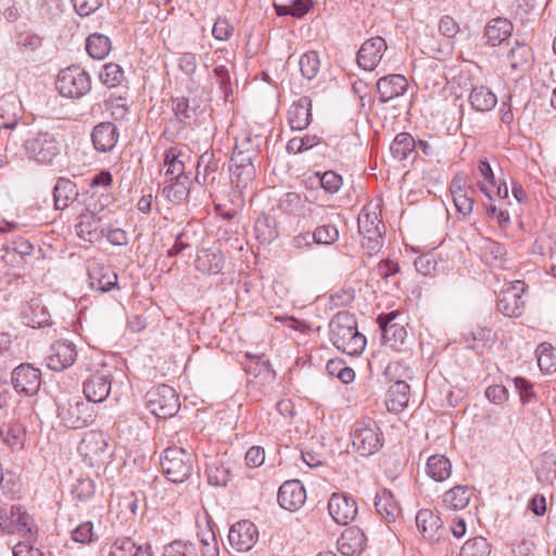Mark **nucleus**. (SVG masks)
<instances>
[{"mask_svg": "<svg viewBox=\"0 0 556 556\" xmlns=\"http://www.w3.org/2000/svg\"><path fill=\"white\" fill-rule=\"evenodd\" d=\"M184 153L177 148H169L164 153V166L166 167L165 177L166 181L182 180V178H190V174L186 173L185 161L182 160Z\"/></svg>", "mask_w": 556, "mask_h": 556, "instance_id": "nucleus-29", "label": "nucleus"}, {"mask_svg": "<svg viewBox=\"0 0 556 556\" xmlns=\"http://www.w3.org/2000/svg\"><path fill=\"white\" fill-rule=\"evenodd\" d=\"M538 366L541 371H556V350L549 343H541L535 350Z\"/></svg>", "mask_w": 556, "mask_h": 556, "instance_id": "nucleus-45", "label": "nucleus"}, {"mask_svg": "<svg viewBox=\"0 0 556 556\" xmlns=\"http://www.w3.org/2000/svg\"><path fill=\"white\" fill-rule=\"evenodd\" d=\"M72 539L81 544H89L98 540L97 533L93 531V525L86 521L77 526L72 531Z\"/></svg>", "mask_w": 556, "mask_h": 556, "instance_id": "nucleus-59", "label": "nucleus"}, {"mask_svg": "<svg viewBox=\"0 0 556 556\" xmlns=\"http://www.w3.org/2000/svg\"><path fill=\"white\" fill-rule=\"evenodd\" d=\"M225 265V256L218 248H207L198 251L194 267L204 275H217Z\"/></svg>", "mask_w": 556, "mask_h": 556, "instance_id": "nucleus-21", "label": "nucleus"}, {"mask_svg": "<svg viewBox=\"0 0 556 556\" xmlns=\"http://www.w3.org/2000/svg\"><path fill=\"white\" fill-rule=\"evenodd\" d=\"M352 446L361 456L367 457L382 447V432L370 418L358 420L351 432Z\"/></svg>", "mask_w": 556, "mask_h": 556, "instance_id": "nucleus-4", "label": "nucleus"}, {"mask_svg": "<svg viewBox=\"0 0 556 556\" xmlns=\"http://www.w3.org/2000/svg\"><path fill=\"white\" fill-rule=\"evenodd\" d=\"M77 358V350L74 343L67 340L54 342L46 357L47 367L54 371H61L73 366Z\"/></svg>", "mask_w": 556, "mask_h": 556, "instance_id": "nucleus-13", "label": "nucleus"}, {"mask_svg": "<svg viewBox=\"0 0 556 556\" xmlns=\"http://www.w3.org/2000/svg\"><path fill=\"white\" fill-rule=\"evenodd\" d=\"M416 150V141L408 132L396 135L390 144V152L397 161L406 160Z\"/></svg>", "mask_w": 556, "mask_h": 556, "instance_id": "nucleus-38", "label": "nucleus"}, {"mask_svg": "<svg viewBox=\"0 0 556 556\" xmlns=\"http://www.w3.org/2000/svg\"><path fill=\"white\" fill-rule=\"evenodd\" d=\"M301 74L304 78L312 80L315 78L320 68L319 55L316 51H307L299 61Z\"/></svg>", "mask_w": 556, "mask_h": 556, "instance_id": "nucleus-48", "label": "nucleus"}, {"mask_svg": "<svg viewBox=\"0 0 556 556\" xmlns=\"http://www.w3.org/2000/svg\"><path fill=\"white\" fill-rule=\"evenodd\" d=\"M262 143V137L244 132L236 139L235 148L248 155H257Z\"/></svg>", "mask_w": 556, "mask_h": 556, "instance_id": "nucleus-51", "label": "nucleus"}, {"mask_svg": "<svg viewBox=\"0 0 556 556\" xmlns=\"http://www.w3.org/2000/svg\"><path fill=\"white\" fill-rule=\"evenodd\" d=\"M469 101L477 112H489L496 105L497 98L488 87L479 86L472 88Z\"/></svg>", "mask_w": 556, "mask_h": 556, "instance_id": "nucleus-36", "label": "nucleus"}, {"mask_svg": "<svg viewBox=\"0 0 556 556\" xmlns=\"http://www.w3.org/2000/svg\"><path fill=\"white\" fill-rule=\"evenodd\" d=\"M387 49L388 45L384 38L380 36L365 40L357 52L358 66L365 71H374L381 62Z\"/></svg>", "mask_w": 556, "mask_h": 556, "instance_id": "nucleus-14", "label": "nucleus"}, {"mask_svg": "<svg viewBox=\"0 0 556 556\" xmlns=\"http://www.w3.org/2000/svg\"><path fill=\"white\" fill-rule=\"evenodd\" d=\"M331 343L343 353L359 355L366 346V338L357 329V323L349 312L337 313L329 323Z\"/></svg>", "mask_w": 556, "mask_h": 556, "instance_id": "nucleus-1", "label": "nucleus"}, {"mask_svg": "<svg viewBox=\"0 0 556 556\" xmlns=\"http://www.w3.org/2000/svg\"><path fill=\"white\" fill-rule=\"evenodd\" d=\"M96 485L92 479L81 477L76 480L72 486V494L79 501H86L93 496Z\"/></svg>", "mask_w": 556, "mask_h": 556, "instance_id": "nucleus-57", "label": "nucleus"}, {"mask_svg": "<svg viewBox=\"0 0 556 556\" xmlns=\"http://www.w3.org/2000/svg\"><path fill=\"white\" fill-rule=\"evenodd\" d=\"M328 510L337 523L345 526L355 519L357 505L353 497L334 493L328 502Z\"/></svg>", "mask_w": 556, "mask_h": 556, "instance_id": "nucleus-17", "label": "nucleus"}, {"mask_svg": "<svg viewBox=\"0 0 556 556\" xmlns=\"http://www.w3.org/2000/svg\"><path fill=\"white\" fill-rule=\"evenodd\" d=\"M163 556H198V551L193 543L176 540L164 547Z\"/></svg>", "mask_w": 556, "mask_h": 556, "instance_id": "nucleus-52", "label": "nucleus"}, {"mask_svg": "<svg viewBox=\"0 0 556 556\" xmlns=\"http://www.w3.org/2000/svg\"><path fill=\"white\" fill-rule=\"evenodd\" d=\"M416 526L422 538L430 542H438L442 536L443 523L441 518L435 515L431 509L418 510L416 518Z\"/></svg>", "mask_w": 556, "mask_h": 556, "instance_id": "nucleus-19", "label": "nucleus"}, {"mask_svg": "<svg viewBox=\"0 0 556 556\" xmlns=\"http://www.w3.org/2000/svg\"><path fill=\"white\" fill-rule=\"evenodd\" d=\"M358 232L362 236L363 248L369 251H379L382 247L384 225L380 219L379 205L369 203L365 205L357 218Z\"/></svg>", "mask_w": 556, "mask_h": 556, "instance_id": "nucleus-3", "label": "nucleus"}, {"mask_svg": "<svg viewBox=\"0 0 556 556\" xmlns=\"http://www.w3.org/2000/svg\"><path fill=\"white\" fill-rule=\"evenodd\" d=\"M88 276L90 288L93 290L108 292L117 288V274L108 266H92Z\"/></svg>", "mask_w": 556, "mask_h": 556, "instance_id": "nucleus-28", "label": "nucleus"}, {"mask_svg": "<svg viewBox=\"0 0 556 556\" xmlns=\"http://www.w3.org/2000/svg\"><path fill=\"white\" fill-rule=\"evenodd\" d=\"M556 472V457L552 452H544L541 454L540 457V468L538 469V478L542 479L543 476L544 479L551 480L549 473Z\"/></svg>", "mask_w": 556, "mask_h": 556, "instance_id": "nucleus-62", "label": "nucleus"}, {"mask_svg": "<svg viewBox=\"0 0 556 556\" xmlns=\"http://www.w3.org/2000/svg\"><path fill=\"white\" fill-rule=\"evenodd\" d=\"M41 371L29 363L16 366L11 374V383L16 393L34 396L41 387Z\"/></svg>", "mask_w": 556, "mask_h": 556, "instance_id": "nucleus-10", "label": "nucleus"}, {"mask_svg": "<svg viewBox=\"0 0 556 556\" xmlns=\"http://www.w3.org/2000/svg\"><path fill=\"white\" fill-rule=\"evenodd\" d=\"M254 232L261 244H270L279 236L276 218L269 214L263 213L255 220Z\"/></svg>", "mask_w": 556, "mask_h": 556, "instance_id": "nucleus-33", "label": "nucleus"}, {"mask_svg": "<svg viewBox=\"0 0 556 556\" xmlns=\"http://www.w3.org/2000/svg\"><path fill=\"white\" fill-rule=\"evenodd\" d=\"M318 184L328 193H337L342 186V177L333 170L316 173Z\"/></svg>", "mask_w": 556, "mask_h": 556, "instance_id": "nucleus-56", "label": "nucleus"}, {"mask_svg": "<svg viewBox=\"0 0 556 556\" xmlns=\"http://www.w3.org/2000/svg\"><path fill=\"white\" fill-rule=\"evenodd\" d=\"M218 169L219 160L216 159L215 152L206 150L198 159L195 181L200 185L213 182Z\"/></svg>", "mask_w": 556, "mask_h": 556, "instance_id": "nucleus-30", "label": "nucleus"}, {"mask_svg": "<svg viewBox=\"0 0 556 556\" xmlns=\"http://www.w3.org/2000/svg\"><path fill=\"white\" fill-rule=\"evenodd\" d=\"M314 243L329 245L334 243L339 238V230L334 225L325 224L318 226L314 231Z\"/></svg>", "mask_w": 556, "mask_h": 556, "instance_id": "nucleus-54", "label": "nucleus"}, {"mask_svg": "<svg viewBox=\"0 0 556 556\" xmlns=\"http://www.w3.org/2000/svg\"><path fill=\"white\" fill-rule=\"evenodd\" d=\"M337 544L342 556H356L365 549L366 536L358 528H348L342 532Z\"/></svg>", "mask_w": 556, "mask_h": 556, "instance_id": "nucleus-23", "label": "nucleus"}, {"mask_svg": "<svg viewBox=\"0 0 556 556\" xmlns=\"http://www.w3.org/2000/svg\"><path fill=\"white\" fill-rule=\"evenodd\" d=\"M150 544H137L130 536H121L110 546L109 556H152Z\"/></svg>", "mask_w": 556, "mask_h": 556, "instance_id": "nucleus-26", "label": "nucleus"}, {"mask_svg": "<svg viewBox=\"0 0 556 556\" xmlns=\"http://www.w3.org/2000/svg\"><path fill=\"white\" fill-rule=\"evenodd\" d=\"M113 367L106 364L90 372L83 384V392L90 403H102L108 399L112 389Z\"/></svg>", "mask_w": 556, "mask_h": 556, "instance_id": "nucleus-6", "label": "nucleus"}, {"mask_svg": "<svg viewBox=\"0 0 556 556\" xmlns=\"http://www.w3.org/2000/svg\"><path fill=\"white\" fill-rule=\"evenodd\" d=\"M473 190H467L463 193H456L452 197L454 205L457 212L464 216L471 214L473 208V200L469 193H472Z\"/></svg>", "mask_w": 556, "mask_h": 556, "instance_id": "nucleus-63", "label": "nucleus"}, {"mask_svg": "<svg viewBox=\"0 0 556 556\" xmlns=\"http://www.w3.org/2000/svg\"><path fill=\"white\" fill-rule=\"evenodd\" d=\"M277 500L283 509L295 511L305 503L306 492L299 480H289L279 488Z\"/></svg>", "mask_w": 556, "mask_h": 556, "instance_id": "nucleus-18", "label": "nucleus"}, {"mask_svg": "<svg viewBox=\"0 0 556 556\" xmlns=\"http://www.w3.org/2000/svg\"><path fill=\"white\" fill-rule=\"evenodd\" d=\"M471 491L467 485H456L444 493L443 505L453 510L464 509L470 501Z\"/></svg>", "mask_w": 556, "mask_h": 556, "instance_id": "nucleus-37", "label": "nucleus"}, {"mask_svg": "<svg viewBox=\"0 0 556 556\" xmlns=\"http://www.w3.org/2000/svg\"><path fill=\"white\" fill-rule=\"evenodd\" d=\"M255 177V167H240L231 169V179L232 182L236 184L237 188L244 189L247 186L253 181Z\"/></svg>", "mask_w": 556, "mask_h": 556, "instance_id": "nucleus-61", "label": "nucleus"}, {"mask_svg": "<svg viewBox=\"0 0 556 556\" xmlns=\"http://www.w3.org/2000/svg\"><path fill=\"white\" fill-rule=\"evenodd\" d=\"M451 462L444 455H432L428 458L426 471L433 480H446L451 475Z\"/></svg>", "mask_w": 556, "mask_h": 556, "instance_id": "nucleus-40", "label": "nucleus"}, {"mask_svg": "<svg viewBox=\"0 0 556 556\" xmlns=\"http://www.w3.org/2000/svg\"><path fill=\"white\" fill-rule=\"evenodd\" d=\"M76 232L83 240L94 242L104 236L105 230L100 224V218L91 212H86L79 215Z\"/></svg>", "mask_w": 556, "mask_h": 556, "instance_id": "nucleus-27", "label": "nucleus"}, {"mask_svg": "<svg viewBox=\"0 0 556 556\" xmlns=\"http://www.w3.org/2000/svg\"><path fill=\"white\" fill-rule=\"evenodd\" d=\"M14 45L22 54L37 52L43 43V37L31 29H17L13 36Z\"/></svg>", "mask_w": 556, "mask_h": 556, "instance_id": "nucleus-35", "label": "nucleus"}, {"mask_svg": "<svg viewBox=\"0 0 556 556\" xmlns=\"http://www.w3.org/2000/svg\"><path fill=\"white\" fill-rule=\"evenodd\" d=\"M494 339L495 333L492 328L489 327H477L464 334V340L471 350L485 346L488 343H492Z\"/></svg>", "mask_w": 556, "mask_h": 556, "instance_id": "nucleus-43", "label": "nucleus"}, {"mask_svg": "<svg viewBox=\"0 0 556 556\" xmlns=\"http://www.w3.org/2000/svg\"><path fill=\"white\" fill-rule=\"evenodd\" d=\"M312 119V100L304 96L288 110V123L292 130L305 129Z\"/></svg>", "mask_w": 556, "mask_h": 556, "instance_id": "nucleus-24", "label": "nucleus"}, {"mask_svg": "<svg viewBox=\"0 0 556 556\" xmlns=\"http://www.w3.org/2000/svg\"><path fill=\"white\" fill-rule=\"evenodd\" d=\"M88 54L97 60L104 59L111 51V40L102 34H91L86 40Z\"/></svg>", "mask_w": 556, "mask_h": 556, "instance_id": "nucleus-42", "label": "nucleus"}, {"mask_svg": "<svg viewBox=\"0 0 556 556\" xmlns=\"http://www.w3.org/2000/svg\"><path fill=\"white\" fill-rule=\"evenodd\" d=\"M123 79V68L115 63L105 64L100 73V80L109 88L118 86Z\"/></svg>", "mask_w": 556, "mask_h": 556, "instance_id": "nucleus-53", "label": "nucleus"}, {"mask_svg": "<svg viewBox=\"0 0 556 556\" xmlns=\"http://www.w3.org/2000/svg\"><path fill=\"white\" fill-rule=\"evenodd\" d=\"M409 386L403 380H397L388 390L389 401L393 409H403L409 400Z\"/></svg>", "mask_w": 556, "mask_h": 556, "instance_id": "nucleus-44", "label": "nucleus"}, {"mask_svg": "<svg viewBox=\"0 0 556 556\" xmlns=\"http://www.w3.org/2000/svg\"><path fill=\"white\" fill-rule=\"evenodd\" d=\"M491 545L483 536H475L465 542L460 548L459 556H489Z\"/></svg>", "mask_w": 556, "mask_h": 556, "instance_id": "nucleus-47", "label": "nucleus"}, {"mask_svg": "<svg viewBox=\"0 0 556 556\" xmlns=\"http://www.w3.org/2000/svg\"><path fill=\"white\" fill-rule=\"evenodd\" d=\"M78 195L76 185L68 178L60 177L53 189V200L56 210L66 208Z\"/></svg>", "mask_w": 556, "mask_h": 556, "instance_id": "nucleus-34", "label": "nucleus"}, {"mask_svg": "<svg viewBox=\"0 0 556 556\" xmlns=\"http://www.w3.org/2000/svg\"><path fill=\"white\" fill-rule=\"evenodd\" d=\"M79 451L92 466L102 465L111 457L106 439L102 433L87 434L80 443Z\"/></svg>", "mask_w": 556, "mask_h": 556, "instance_id": "nucleus-15", "label": "nucleus"}, {"mask_svg": "<svg viewBox=\"0 0 556 556\" xmlns=\"http://www.w3.org/2000/svg\"><path fill=\"white\" fill-rule=\"evenodd\" d=\"M195 459L192 451L168 446L161 456V467L165 477L174 483H182L194 470Z\"/></svg>", "mask_w": 556, "mask_h": 556, "instance_id": "nucleus-2", "label": "nucleus"}, {"mask_svg": "<svg viewBox=\"0 0 556 556\" xmlns=\"http://www.w3.org/2000/svg\"><path fill=\"white\" fill-rule=\"evenodd\" d=\"M91 139L93 147L100 152L111 151L118 139L117 127L110 122L100 123L94 126Z\"/></svg>", "mask_w": 556, "mask_h": 556, "instance_id": "nucleus-25", "label": "nucleus"}, {"mask_svg": "<svg viewBox=\"0 0 556 556\" xmlns=\"http://www.w3.org/2000/svg\"><path fill=\"white\" fill-rule=\"evenodd\" d=\"M408 87L407 79L400 74H392L381 77L377 81V92L382 103L389 102L403 96Z\"/></svg>", "mask_w": 556, "mask_h": 556, "instance_id": "nucleus-22", "label": "nucleus"}, {"mask_svg": "<svg viewBox=\"0 0 556 556\" xmlns=\"http://www.w3.org/2000/svg\"><path fill=\"white\" fill-rule=\"evenodd\" d=\"M206 473L208 483L212 485H226L230 480L229 470L217 462H212L206 466Z\"/></svg>", "mask_w": 556, "mask_h": 556, "instance_id": "nucleus-55", "label": "nucleus"}, {"mask_svg": "<svg viewBox=\"0 0 556 556\" xmlns=\"http://www.w3.org/2000/svg\"><path fill=\"white\" fill-rule=\"evenodd\" d=\"M479 172L483 177V181L480 184V190L489 198L493 199V188H495L494 174L490 163L486 160L479 162Z\"/></svg>", "mask_w": 556, "mask_h": 556, "instance_id": "nucleus-58", "label": "nucleus"}, {"mask_svg": "<svg viewBox=\"0 0 556 556\" xmlns=\"http://www.w3.org/2000/svg\"><path fill=\"white\" fill-rule=\"evenodd\" d=\"M513 24L507 18L496 17L486 24L484 37L486 38V43L494 47L509 38Z\"/></svg>", "mask_w": 556, "mask_h": 556, "instance_id": "nucleus-32", "label": "nucleus"}, {"mask_svg": "<svg viewBox=\"0 0 556 556\" xmlns=\"http://www.w3.org/2000/svg\"><path fill=\"white\" fill-rule=\"evenodd\" d=\"M525 292V282L516 280L509 287L502 290L497 300L498 311L507 317L517 318L521 316L525 309L522 293Z\"/></svg>", "mask_w": 556, "mask_h": 556, "instance_id": "nucleus-12", "label": "nucleus"}, {"mask_svg": "<svg viewBox=\"0 0 556 556\" xmlns=\"http://www.w3.org/2000/svg\"><path fill=\"white\" fill-rule=\"evenodd\" d=\"M233 33V26L224 17H218L212 29V35L216 40L226 41Z\"/></svg>", "mask_w": 556, "mask_h": 556, "instance_id": "nucleus-64", "label": "nucleus"}, {"mask_svg": "<svg viewBox=\"0 0 556 556\" xmlns=\"http://www.w3.org/2000/svg\"><path fill=\"white\" fill-rule=\"evenodd\" d=\"M164 186L162 193L170 203H182L189 195L191 178H182V180L167 181Z\"/></svg>", "mask_w": 556, "mask_h": 556, "instance_id": "nucleus-39", "label": "nucleus"}, {"mask_svg": "<svg viewBox=\"0 0 556 556\" xmlns=\"http://www.w3.org/2000/svg\"><path fill=\"white\" fill-rule=\"evenodd\" d=\"M27 155L41 164H51L60 153V144L53 135L40 132L24 143Z\"/></svg>", "mask_w": 556, "mask_h": 556, "instance_id": "nucleus-9", "label": "nucleus"}, {"mask_svg": "<svg viewBox=\"0 0 556 556\" xmlns=\"http://www.w3.org/2000/svg\"><path fill=\"white\" fill-rule=\"evenodd\" d=\"M27 325L33 328H41L49 325L50 314L38 300H31L24 312Z\"/></svg>", "mask_w": 556, "mask_h": 556, "instance_id": "nucleus-41", "label": "nucleus"}, {"mask_svg": "<svg viewBox=\"0 0 556 556\" xmlns=\"http://www.w3.org/2000/svg\"><path fill=\"white\" fill-rule=\"evenodd\" d=\"M148 408L161 418L174 416L179 409L178 395L174 388L162 384L148 392Z\"/></svg>", "mask_w": 556, "mask_h": 556, "instance_id": "nucleus-7", "label": "nucleus"}, {"mask_svg": "<svg viewBox=\"0 0 556 556\" xmlns=\"http://www.w3.org/2000/svg\"><path fill=\"white\" fill-rule=\"evenodd\" d=\"M278 207L290 215L295 216H316L318 211L321 210L318 205H312L307 199H302L296 192H287L278 203Z\"/></svg>", "mask_w": 556, "mask_h": 556, "instance_id": "nucleus-20", "label": "nucleus"}, {"mask_svg": "<svg viewBox=\"0 0 556 556\" xmlns=\"http://www.w3.org/2000/svg\"><path fill=\"white\" fill-rule=\"evenodd\" d=\"M55 88L64 98L79 99L91 89V78L80 66L72 65L60 71Z\"/></svg>", "mask_w": 556, "mask_h": 556, "instance_id": "nucleus-5", "label": "nucleus"}, {"mask_svg": "<svg viewBox=\"0 0 556 556\" xmlns=\"http://www.w3.org/2000/svg\"><path fill=\"white\" fill-rule=\"evenodd\" d=\"M375 507L377 513L384 519L386 522H394L401 515V508L394 500L393 494L383 489L376 494Z\"/></svg>", "mask_w": 556, "mask_h": 556, "instance_id": "nucleus-31", "label": "nucleus"}, {"mask_svg": "<svg viewBox=\"0 0 556 556\" xmlns=\"http://www.w3.org/2000/svg\"><path fill=\"white\" fill-rule=\"evenodd\" d=\"M172 109L177 119L185 125H190L194 119L195 110L190 106L189 100L185 97L173 99Z\"/></svg>", "mask_w": 556, "mask_h": 556, "instance_id": "nucleus-49", "label": "nucleus"}, {"mask_svg": "<svg viewBox=\"0 0 556 556\" xmlns=\"http://www.w3.org/2000/svg\"><path fill=\"white\" fill-rule=\"evenodd\" d=\"M104 106L110 111L114 119H125L128 114L127 99L122 96L111 94L105 101Z\"/></svg>", "mask_w": 556, "mask_h": 556, "instance_id": "nucleus-50", "label": "nucleus"}, {"mask_svg": "<svg viewBox=\"0 0 556 556\" xmlns=\"http://www.w3.org/2000/svg\"><path fill=\"white\" fill-rule=\"evenodd\" d=\"M326 370L329 376L338 378L341 382L348 384L355 378L354 370L346 366L341 358H333L327 362Z\"/></svg>", "mask_w": 556, "mask_h": 556, "instance_id": "nucleus-46", "label": "nucleus"}, {"mask_svg": "<svg viewBox=\"0 0 556 556\" xmlns=\"http://www.w3.org/2000/svg\"><path fill=\"white\" fill-rule=\"evenodd\" d=\"M396 316L395 312L380 314L377 323L381 329L383 344L394 351H402L407 332L404 326L395 321Z\"/></svg>", "mask_w": 556, "mask_h": 556, "instance_id": "nucleus-11", "label": "nucleus"}, {"mask_svg": "<svg viewBox=\"0 0 556 556\" xmlns=\"http://www.w3.org/2000/svg\"><path fill=\"white\" fill-rule=\"evenodd\" d=\"M514 70H521L529 61L530 50L525 45H516L508 53Z\"/></svg>", "mask_w": 556, "mask_h": 556, "instance_id": "nucleus-60", "label": "nucleus"}, {"mask_svg": "<svg viewBox=\"0 0 556 556\" xmlns=\"http://www.w3.org/2000/svg\"><path fill=\"white\" fill-rule=\"evenodd\" d=\"M89 403L76 399L59 407V417L63 425L67 428L78 429L92 424L97 415Z\"/></svg>", "mask_w": 556, "mask_h": 556, "instance_id": "nucleus-8", "label": "nucleus"}, {"mask_svg": "<svg viewBox=\"0 0 556 556\" xmlns=\"http://www.w3.org/2000/svg\"><path fill=\"white\" fill-rule=\"evenodd\" d=\"M258 531L255 525L249 520L236 522L229 530L230 545L238 552H248L256 543Z\"/></svg>", "mask_w": 556, "mask_h": 556, "instance_id": "nucleus-16", "label": "nucleus"}]
</instances>
